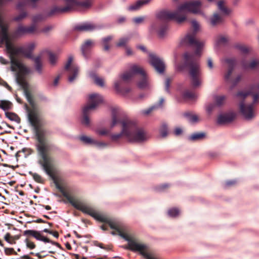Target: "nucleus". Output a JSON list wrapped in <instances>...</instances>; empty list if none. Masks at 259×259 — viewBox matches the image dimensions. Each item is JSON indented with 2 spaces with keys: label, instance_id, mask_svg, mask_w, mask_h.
I'll use <instances>...</instances> for the list:
<instances>
[{
  "label": "nucleus",
  "instance_id": "nucleus-1",
  "mask_svg": "<svg viewBox=\"0 0 259 259\" xmlns=\"http://www.w3.org/2000/svg\"><path fill=\"white\" fill-rule=\"evenodd\" d=\"M5 44L10 59V69L14 73L17 83L23 88L27 101L33 106L32 97L28 91V85L25 80V76L30 72V69L17 59L16 56L22 55L26 58H31L32 52L36 44L31 42L23 46L16 47L13 43L11 37Z\"/></svg>",
  "mask_w": 259,
  "mask_h": 259
},
{
  "label": "nucleus",
  "instance_id": "nucleus-2",
  "mask_svg": "<svg viewBox=\"0 0 259 259\" xmlns=\"http://www.w3.org/2000/svg\"><path fill=\"white\" fill-rule=\"evenodd\" d=\"M193 31L188 32L182 37L179 44L181 46H193L195 47L194 55L186 53L184 55L185 63L188 67L189 73L190 77L191 83L193 87L196 88L201 86L202 79L201 78V70L199 64L194 62V56L200 57L202 54L203 49L205 45L203 41H199L196 39L195 34L199 30L200 25L195 20L192 21Z\"/></svg>",
  "mask_w": 259,
  "mask_h": 259
},
{
  "label": "nucleus",
  "instance_id": "nucleus-3",
  "mask_svg": "<svg viewBox=\"0 0 259 259\" xmlns=\"http://www.w3.org/2000/svg\"><path fill=\"white\" fill-rule=\"evenodd\" d=\"M28 119L35 130L38 141L37 150L42 158L39 163L46 173L52 176L53 174L52 160L48 154L51 145L47 139L49 132L41 126L40 119L36 109H32L28 111Z\"/></svg>",
  "mask_w": 259,
  "mask_h": 259
},
{
  "label": "nucleus",
  "instance_id": "nucleus-4",
  "mask_svg": "<svg viewBox=\"0 0 259 259\" xmlns=\"http://www.w3.org/2000/svg\"><path fill=\"white\" fill-rule=\"evenodd\" d=\"M202 2L200 0H192L184 3L179 6L176 11H164L160 12L157 17L162 20H174L181 23L187 19V12L194 14L200 13Z\"/></svg>",
  "mask_w": 259,
  "mask_h": 259
},
{
  "label": "nucleus",
  "instance_id": "nucleus-5",
  "mask_svg": "<svg viewBox=\"0 0 259 259\" xmlns=\"http://www.w3.org/2000/svg\"><path fill=\"white\" fill-rule=\"evenodd\" d=\"M111 128H113L118 124H121L122 130L120 133L111 135L112 141L116 142L124 137L128 140L129 135L128 128L133 130L135 124L132 120L125 117L124 113L118 107H114L111 109Z\"/></svg>",
  "mask_w": 259,
  "mask_h": 259
},
{
  "label": "nucleus",
  "instance_id": "nucleus-6",
  "mask_svg": "<svg viewBox=\"0 0 259 259\" xmlns=\"http://www.w3.org/2000/svg\"><path fill=\"white\" fill-rule=\"evenodd\" d=\"M67 198L72 205L76 208L81 210L83 213L90 215L99 222L107 223L111 229L116 230L118 232L119 235L121 237V234H126L121 230L120 227L118 223L111 220L106 215L97 212L91 206L83 203L77 200H75L70 197H67Z\"/></svg>",
  "mask_w": 259,
  "mask_h": 259
},
{
  "label": "nucleus",
  "instance_id": "nucleus-7",
  "mask_svg": "<svg viewBox=\"0 0 259 259\" xmlns=\"http://www.w3.org/2000/svg\"><path fill=\"white\" fill-rule=\"evenodd\" d=\"M137 75V86L142 90L149 89L151 87V81L146 70L141 66L133 64L127 71L122 75V78L125 80H130L134 76Z\"/></svg>",
  "mask_w": 259,
  "mask_h": 259
},
{
  "label": "nucleus",
  "instance_id": "nucleus-8",
  "mask_svg": "<svg viewBox=\"0 0 259 259\" xmlns=\"http://www.w3.org/2000/svg\"><path fill=\"white\" fill-rule=\"evenodd\" d=\"M103 101V98L97 93H92L89 95L88 103L82 109L83 117L81 123L85 126H89L90 120L88 115L95 110L98 105Z\"/></svg>",
  "mask_w": 259,
  "mask_h": 259
},
{
  "label": "nucleus",
  "instance_id": "nucleus-9",
  "mask_svg": "<svg viewBox=\"0 0 259 259\" xmlns=\"http://www.w3.org/2000/svg\"><path fill=\"white\" fill-rule=\"evenodd\" d=\"M122 237L128 241L129 248L134 251L139 252L145 259H157L149 252L147 246L128 234H121Z\"/></svg>",
  "mask_w": 259,
  "mask_h": 259
},
{
  "label": "nucleus",
  "instance_id": "nucleus-10",
  "mask_svg": "<svg viewBox=\"0 0 259 259\" xmlns=\"http://www.w3.org/2000/svg\"><path fill=\"white\" fill-rule=\"evenodd\" d=\"M251 93L248 91L239 92L237 96L239 100V111L242 116L246 120H251L255 116V112L252 104H247L244 101H241Z\"/></svg>",
  "mask_w": 259,
  "mask_h": 259
},
{
  "label": "nucleus",
  "instance_id": "nucleus-11",
  "mask_svg": "<svg viewBox=\"0 0 259 259\" xmlns=\"http://www.w3.org/2000/svg\"><path fill=\"white\" fill-rule=\"evenodd\" d=\"M64 1L66 4L65 7H54L52 9L51 13L54 14L66 12L76 7L88 8L92 5L91 0H85L82 2H78L77 0H64Z\"/></svg>",
  "mask_w": 259,
  "mask_h": 259
},
{
  "label": "nucleus",
  "instance_id": "nucleus-12",
  "mask_svg": "<svg viewBox=\"0 0 259 259\" xmlns=\"http://www.w3.org/2000/svg\"><path fill=\"white\" fill-rule=\"evenodd\" d=\"M135 124L133 130L128 128V141L130 142L142 143L147 141L150 137L148 133L143 128L138 127L136 122L132 120Z\"/></svg>",
  "mask_w": 259,
  "mask_h": 259
},
{
  "label": "nucleus",
  "instance_id": "nucleus-13",
  "mask_svg": "<svg viewBox=\"0 0 259 259\" xmlns=\"http://www.w3.org/2000/svg\"><path fill=\"white\" fill-rule=\"evenodd\" d=\"M224 62L228 67V70L225 74V79L226 80L230 81L233 85L236 84L241 80V75H238L235 78H231L234 67L236 65L235 59L233 58H228L224 60Z\"/></svg>",
  "mask_w": 259,
  "mask_h": 259
},
{
  "label": "nucleus",
  "instance_id": "nucleus-14",
  "mask_svg": "<svg viewBox=\"0 0 259 259\" xmlns=\"http://www.w3.org/2000/svg\"><path fill=\"white\" fill-rule=\"evenodd\" d=\"M73 58L70 56L65 65V70L68 73V80L73 82L77 77L79 73V68L75 64H73Z\"/></svg>",
  "mask_w": 259,
  "mask_h": 259
},
{
  "label": "nucleus",
  "instance_id": "nucleus-15",
  "mask_svg": "<svg viewBox=\"0 0 259 259\" xmlns=\"http://www.w3.org/2000/svg\"><path fill=\"white\" fill-rule=\"evenodd\" d=\"M149 63L157 72L163 73L165 69V64L163 60L154 54H149Z\"/></svg>",
  "mask_w": 259,
  "mask_h": 259
},
{
  "label": "nucleus",
  "instance_id": "nucleus-16",
  "mask_svg": "<svg viewBox=\"0 0 259 259\" xmlns=\"http://www.w3.org/2000/svg\"><path fill=\"white\" fill-rule=\"evenodd\" d=\"M11 37L8 34V26L4 23L0 16V39L2 42L5 44Z\"/></svg>",
  "mask_w": 259,
  "mask_h": 259
},
{
  "label": "nucleus",
  "instance_id": "nucleus-17",
  "mask_svg": "<svg viewBox=\"0 0 259 259\" xmlns=\"http://www.w3.org/2000/svg\"><path fill=\"white\" fill-rule=\"evenodd\" d=\"M166 30L165 26L160 27V24L158 22L152 23L149 27V30L151 32H156L160 37H163L164 36Z\"/></svg>",
  "mask_w": 259,
  "mask_h": 259
},
{
  "label": "nucleus",
  "instance_id": "nucleus-18",
  "mask_svg": "<svg viewBox=\"0 0 259 259\" xmlns=\"http://www.w3.org/2000/svg\"><path fill=\"white\" fill-rule=\"evenodd\" d=\"M236 116V114L233 112H229L221 114L218 117V123L219 124H224L232 121Z\"/></svg>",
  "mask_w": 259,
  "mask_h": 259
},
{
  "label": "nucleus",
  "instance_id": "nucleus-19",
  "mask_svg": "<svg viewBox=\"0 0 259 259\" xmlns=\"http://www.w3.org/2000/svg\"><path fill=\"white\" fill-rule=\"evenodd\" d=\"M223 16L218 12L214 13L209 19L210 25L212 26L220 25L223 21Z\"/></svg>",
  "mask_w": 259,
  "mask_h": 259
},
{
  "label": "nucleus",
  "instance_id": "nucleus-20",
  "mask_svg": "<svg viewBox=\"0 0 259 259\" xmlns=\"http://www.w3.org/2000/svg\"><path fill=\"white\" fill-rule=\"evenodd\" d=\"M79 139L80 141L85 144H94L98 147H104L107 146V144L104 143L99 142L94 139L86 136H82L80 137Z\"/></svg>",
  "mask_w": 259,
  "mask_h": 259
},
{
  "label": "nucleus",
  "instance_id": "nucleus-21",
  "mask_svg": "<svg viewBox=\"0 0 259 259\" xmlns=\"http://www.w3.org/2000/svg\"><path fill=\"white\" fill-rule=\"evenodd\" d=\"M150 0H139L127 7V10L130 11H137L140 9L142 6L147 4Z\"/></svg>",
  "mask_w": 259,
  "mask_h": 259
},
{
  "label": "nucleus",
  "instance_id": "nucleus-22",
  "mask_svg": "<svg viewBox=\"0 0 259 259\" xmlns=\"http://www.w3.org/2000/svg\"><path fill=\"white\" fill-rule=\"evenodd\" d=\"M218 9L220 12V14L223 16L229 15L231 13V10L226 6L224 1L221 0L217 3Z\"/></svg>",
  "mask_w": 259,
  "mask_h": 259
},
{
  "label": "nucleus",
  "instance_id": "nucleus-23",
  "mask_svg": "<svg viewBox=\"0 0 259 259\" xmlns=\"http://www.w3.org/2000/svg\"><path fill=\"white\" fill-rule=\"evenodd\" d=\"M94 46V42L91 40H88L82 46V53L85 58H87L89 55V50Z\"/></svg>",
  "mask_w": 259,
  "mask_h": 259
},
{
  "label": "nucleus",
  "instance_id": "nucleus-24",
  "mask_svg": "<svg viewBox=\"0 0 259 259\" xmlns=\"http://www.w3.org/2000/svg\"><path fill=\"white\" fill-rule=\"evenodd\" d=\"M90 76L95 83L101 87H104L105 81L104 78L98 76L95 73L91 74Z\"/></svg>",
  "mask_w": 259,
  "mask_h": 259
},
{
  "label": "nucleus",
  "instance_id": "nucleus-25",
  "mask_svg": "<svg viewBox=\"0 0 259 259\" xmlns=\"http://www.w3.org/2000/svg\"><path fill=\"white\" fill-rule=\"evenodd\" d=\"M26 34H28L27 27L23 25L18 26L14 32V35L16 36H21Z\"/></svg>",
  "mask_w": 259,
  "mask_h": 259
},
{
  "label": "nucleus",
  "instance_id": "nucleus-26",
  "mask_svg": "<svg viewBox=\"0 0 259 259\" xmlns=\"http://www.w3.org/2000/svg\"><path fill=\"white\" fill-rule=\"evenodd\" d=\"M95 26L91 23H84L76 27V29L82 31H91L94 29Z\"/></svg>",
  "mask_w": 259,
  "mask_h": 259
},
{
  "label": "nucleus",
  "instance_id": "nucleus-27",
  "mask_svg": "<svg viewBox=\"0 0 259 259\" xmlns=\"http://www.w3.org/2000/svg\"><path fill=\"white\" fill-rule=\"evenodd\" d=\"M229 40V38L226 35H219L215 38V43L217 45H225Z\"/></svg>",
  "mask_w": 259,
  "mask_h": 259
},
{
  "label": "nucleus",
  "instance_id": "nucleus-28",
  "mask_svg": "<svg viewBox=\"0 0 259 259\" xmlns=\"http://www.w3.org/2000/svg\"><path fill=\"white\" fill-rule=\"evenodd\" d=\"M13 107L12 103L8 100L0 101V108L4 111L9 110L12 109Z\"/></svg>",
  "mask_w": 259,
  "mask_h": 259
},
{
  "label": "nucleus",
  "instance_id": "nucleus-29",
  "mask_svg": "<svg viewBox=\"0 0 259 259\" xmlns=\"http://www.w3.org/2000/svg\"><path fill=\"white\" fill-rule=\"evenodd\" d=\"M130 40V38L128 37H123L120 38L116 43V46L118 48H125L127 47V44H128Z\"/></svg>",
  "mask_w": 259,
  "mask_h": 259
},
{
  "label": "nucleus",
  "instance_id": "nucleus-30",
  "mask_svg": "<svg viewBox=\"0 0 259 259\" xmlns=\"http://www.w3.org/2000/svg\"><path fill=\"white\" fill-rule=\"evenodd\" d=\"M5 115L8 119H9L11 121H15L17 123H19L20 122V118L16 114L13 112L6 111Z\"/></svg>",
  "mask_w": 259,
  "mask_h": 259
},
{
  "label": "nucleus",
  "instance_id": "nucleus-31",
  "mask_svg": "<svg viewBox=\"0 0 259 259\" xmlns=\"http://www.w3.org/2000/svg\"><path fill=\"white\" fill-rule=\"evenodd\" d=\"M259 66V60L253 59L250 62L246 65L243 64V67L244 69H253Z\"/></svg>",
  "mask_w": 259,
  "mask_h": 259
},
{
  "label": "nucleus",
  "instance_id": "nucleus-32",
  "mask_svg": "<svg viewBox=\"0 0 259 259\" xmlns=\"http://www.w3.org/2000/svg\"><path fill=\"white\" fill-rule=\"evenodd\" d=\"M184 116L187 118L188 121L192 123L197 122L199 120L198 115L190 113H185Z\"/></svg>",
  "mask_w": 259,
  "mask_h": 259
},
{
  "label": "nucleus",
  "instance_id": "nucleus-33",
  "mask_svg": "<svg viewBox=\"0 0 259 259\" xmlns=\"http://www.w3.org/2000/svg\"><path fill=\"white\" fill-rule=\"evenodd\" d=\"M205 137L204 133H196L191 135L189 138L191 141H197L203 139Z\"/></svg>",
  "mask_w": 259,
  "mask_h": 259
},
{
  "label": "nucleus",
  "instance_id": "nucleus-34",
  "mask_svg": "<svg viewBox=\"0 0 259 259\" xmlns=\"http://www.w3.org/2000/svg\"><path fill=\"white\" fill-rule=\"evenodd\" d=\"M35 66L36 70L39 72L41 73L42 71V64L41 58L40 56L35 57L34 59Z\"/></svg>",
  "mask_w": 259,
  "mask_h": 259
},
{
  "label": "nucleus",
  "instance_id": "nucleus-35",
  "mask_svg": "<svg viewBox=\"0 0 259 259\" xmlns=\"http://www.w3.org/2000/svg\"><path fill=\"white\" fill-rule=\"evenodd\" d=\"M124 73L120 76V78L115 80L114 83V89L118 92H120L121 91V87L122 83V81H125L122 78V75Z\"/></svg>",
  "mask_w": 259,
  "mask_h": 259
},
{
  "label": "nucleus",
  "instance_id": "nucleus-36",
  "mask_svg": "<svg viewBox=\"0 0 259 259\" xmlns=\"http://www.w3.org/2000/svg\"><path fill=\"white\" fill-rule=\"evenodd\" d=\"M236 48L244 54L249 53L252 51L251 48L243 45H237Z\"/></svg>",
  "mask_w": 259,
  "mask_h": 259
},
{
  "label": "nucleus",
  "instance_id": "nucleus-37",
  "mask_svg": "<svg viewBox=\"0 0 259 259\" xmlns=\"http://www.w3.org/2000/svg\"><path fill=\"white\" fill-rule=\"evenodd\" d=\"M33 237L38 240L44 241V242H50V240L47 237L42 236L38 231H35Z\"/></svg>",
  "mask_w": 259,
  "mask_h": 259
},
{
  "label": "nucleus",
  "instance_id": "nucleus-38",
  "mask_svg": "<svg viewBox=\"0 0 259 259\" xmlns=\"http://www.w3.org/2000/svg\"><path fill=\"white\" fill-rule=\"evenodd\" d=\"M112 38L113 37L111 36H108L103 38L102 44L105 51H108L109 50L110 47L108 45V42L110 41Z\"/></svg>",
  "mask_w": 259,
  "mask_h": 259
},
{
  "label": "nucleus",
  "instance_id": "nucleus-39",
  "mask_svg": "<svg viewBox=\"0 0 259 259\" xmlns=\"http://www.w3.org/2000/svg\"><path fill=\"white\" fill-rule=\"evenodd\" d=\"M156 109H157V106L153 105L147 109L143 110L141 111V114L144 116H148Z\"/></svg>",
  "mask_w": 259,
  "mask_h": 259
},
{
  "label": "nucleus",
  "instance_id": "nucleus-40",
  "mask_svg": "<svg viewBox=\"0 0 259 259\" xmlns=\"http://www.w3.org/2000/svg\"><path fill=\"white\" fill-rule=\"evenodd\" d=\"M44 19V17L42 15L37 14L32 17V22L33 24L36 25L37 23L41 22Z\"/></svg>",
  "mask_w": 259,
  "mask_h": 259
},
{
  "label": "nucleus",
  "instance_id": "nucleus-41",
  "mask_svg": "<svg viewBox=\"0 0 259 259\" xmlns=\"http://www.w3.org/2000/svg\"><path fill=\"white\" fill-rule=\"evenodd\" d=\"M184 97L186 99L193 100L196 97V95L193 92L186 91L184 94Z\"/></svg>",
  "mask_w": 259,
  "mask_h": 259
},
{
  "label": "nucleus",
  "instance_id": "nucleus-42",
  "mask_svg": "<svg viewBox=\"0 0 259 259\" xmlns=\"http://www.w3.org/2000/svg\"><path fill=\"white\" fill-rule=\"evenodd\" d=\"M49 62L50 64L52 65H54L57 60V56L53 53L51 52L48 53Z\"/></svg>",
  "mask_w": 259,
  "mask_h": 259
},
{
  "label": "nucleus",
  "instance_id": "nucleus-43",
  "mask_svg": "<svg viewBox=\"0 0 259 259\" xmlns=\"http://www.w3.org/2000/svg\"><path fill=\"white\" fill-rule=\"evenodd\" d=\"M226 100L224 96H218L215 97L214 100L217 105H221L223 104Z\"/></svg>",
  "mask_w": 259,
  "mask_h": 259
},
{
  "label": "nucleus",
  "instance_id": "nucleus-44",
  "mask_svg": "<svg viewBox=\"0 0 259 259\" xmlns=\"http://www.w3.org/2000/svg\"><path fill=\"white\" fill-rule=\"evenodd\" d=\"M27 27L28 34H33L35 33L37 29V25L33 23L30 26H27Z\"/></svg>",
  "mask_w": 259,
  "mask_h": 259
},
{
  "label": "nucleus",
  "instance_id": "nucleus-45",
  "mask_svg": "<svg viewBox=\"0 0 259 259\" xmlns=\"http://www.w3.org/2000/svg\"><path fill=\"white\" fill-rule=\"evenodd\" d=\"M160 134L162 137H165L167 135V127L166 124H163L160 128Z\"/></svg>",
  "mask_w": 259,
  "mask_h": 259
},
{
  "label": "nucleus",
  "instance_id": "nucleus-46",
  "mask_svg": "<svg viewBox=\"0 0 259 259\" xmlns=\"http://www.w3.org/2000/svg\"><path fill=\"white\" fill-rule=\"evenodd\" d=\"M179 210L176 208L170 209L168 211V215L171 217H175L179 215Z\"/></svg>",
  "mask_w": 259,
  "mask_h": 259
},
{
  "label": "nucleus",
  "instance_id": "nucleus-47",
  "mask_svg": "<svg viewBox=\"0 0 259 259\" xmlns=\"http://www.w3.org/2000/svg\"><path fill=\"white\" fill-rule=\"evenodd\" d=\"M53 29V26L51 25H48L44 26L41 30V32L45 34H48Z\"/></svg>",
  "mask_w": 259,
  "mask_h": 259
},
{
  "label": "nucleus",
  "instance_id": "nucleus-48",
  "mask_svg": "<svg viewBox=\"0 0 259 259\" xmlns=\"http://www.w3.org/2000/svg\"><path fill=\"white\" fill-rule=\"evenodd\" d=\"M5 239L6 241L11 244L15 243L13 237L9 233H7L5 236Z\"/></svg>",
  "mask_w": 259,
  "mask_h": 259
},
{
  "label": "nucleus",
  "instance_id": "nucleus-49",
  "mask_svg": "<svg viewBox=\"0 0 259 259\" xmlns=\"http://www.w3.org/2000/svg\"><path fill=\"white\" fill-rule=\"evenodd\" d=\"M25 242L26 243L27 247L30 249H33L35 247V244L33 242L30 241L28 239H26Z\"/></svg>",
  "mask_w": 259,
  "mask_h": 259
},
{
  "label": "nucleus",
  "instance_id": "nucleus-50",
  "mask_svg": "<svg viewBox=\"0 0 259 259\" xmlns=\"http://www.w3.org/2000/svg\"><path fill=\"white\" fill-rule=\"evenodd\" d=\"M144 21V17H136L133 19V21L136 24H140L142 23Z\"/></svg>",
  "mask_w": 259,
  "mask_h": 259
},
{
  "label": "nucleus",
  "instance_id": "nucleus-51",
  "mask_svg": "<svg viewBox=\"0 0 259 259\" xmlns=\"http://www.w3.org/2000/svg\"><path fill=\"white\" fill-rule=\"evenodd\" d=\"M27 16V13L25 12H23L20 13L19 15L15 17L14 19L16 21H20L25 18Z\"/></svg>",
  "mask_w": 259,
  "mask_h": 259
},
{
  "label": "nucleus",
  "instance_id": "nucleus-52",
  "mask_svg": "<svg viewBox=\"0 0 259 259\" xmlns=\"http://www.w3.org/2000/svg\"><path fill=\"white\" fill-rule=\"evenodd\" d=\"M33 178L34 180L38 183H41L42 182V178L38 174H34L33 175Z\"/></svg>",
  "mask_w": 259,
  "mask_h": 259
},
{
  "label": "nucleus",
  "instance_id": "nucleus-53",
  "mask_svg": "<svg viewBox=\"0 0 259 259\" xmlns=\"http://www.w3.org/2000/svg\"><path fill=\"white\" fill-rule=\"evenodd\" d=\"M5 252L7 255H10L13 254L15 251L13 248H5Z\"/></svg>",
  "mask_w": 259,
  "mask_h": 259
},
{
  "label": "nucleus",
  "instance_id": "nucleus-54",
  "mask_svg": "<svg viewBox=\"0 0 259 259\" xmlns=\"http://www.w3.org/2000/svg\"><path fill=\"white\" fill-rule=\"evenodd\" d=\"M214 105L210 104L206 107V110L208 114H210L214 108Z\"/></svg>",
  "mask_w": 259,
  "mask_h": 259
},
{
  "label": "nucleus",
  "instance_id": "nucleus-55",
  "mask_svg": "<svg viewBox=\"0 0 259 259\" xmlns=\"http://www.w3.org/2000/svg\"><path fill=\"white\" fill-rule=\"evenodd\" d=\"M35 232V231L34 230H26L24 232V235H30L33 237L34 233Z\"/></svg>",
  "mask_w": 259,
  "mask_h": 259
},
{
  "label": "nucleus",
  "instance_id": "nucleus-56",
  "mask_svg": "<svg viewBox=\"0 0 259 259\" xmlns=\"http://www.w3.org/2000/svg\"><path fill=\"white\" fill-rule=\"evenodd\" d=\"M0 85H2L4 87H6L9 90L11 89V87L8 85V84L6 81H5L4 80H3L1 77H0Z\"/></svg>",
  "mask_w": 259,
  "mask_h": 259
},
{
  "label": "nucleus",
  "instance_id": "nucleus-57",
  "mask_svg": "<svg viewBox=\"0 0 259 259\" xmlns=\"http://www.w3.org/2000/svg\"><path fill=\"white\" fill-rule=\"evenodd\" d=\"M236 183V182L235 180H230V181H227L225 183V185L226 187H229V186H231L232 185H234Z\"/></svg>",
  "mask_w": 259,
  "mask_h": 259
},
{
  "label": "nucleus",
  "instance_id": "nucleus-58",
  "mask_svg": "<svg viewBox=\"0 0 259 259\" xmlns=\"http://www.w3.org/2000/svg\"><path fill=\"white\" fill-rule=\"evenodd\" d=\"M97 133L100 135H105L107 134L108 132L105 129L99 130L97 131Z\"/></svg>",
  "mask_w": 259,
  "mask_h": 259
},
{
  "label": "nucleus",
  "instance_id": "nucleus-59",
  "mask_svg": "<svg viewBox=\"0 0 259 259\" xmlns=\"http://www.w3.org/2000/svg\"><path fill=\"white\" fill-rule=\"evenodd\" d=\"M170 82V80L169 78H167L166 79L165 83V90L167 92L169 91V87Z\"/></svg>",
  "mask_w": 259,
  "mask_h": 259
},
{
  "label": "nucleus",
  "instance_id": "nucleus-60",
  "mask_svg": "<svg viewBox=\"0 0 259 259\" xmlns=\"http://www.w3.org/2000/svg\"><path fill=\"white\" fill-rule=\"evenodd\" d=\"M174 133L176 135H180L182 133V130L179 127L176 128L175 130Z\"/></svg>",
  "mask_w": 259,
  "mask_h": 259
},
{
  "label": "nucleus",
  "instance_id": "nucleus-61",
  "mask_svg": "<svg viewBox=\"0 0 259 259\" xmlns=\"http://www.w3.org/2000/svg\"><path fill=\"white\" fill-rule=\"evenodd\" d=\"M207 65L209 69H211L213 68V63L211 59H208L207 60Z\"/></svg>",
  "mask_w": 259,
  "mask_h": 259
},
{
  "label": "nucleus",
  "instance_id": "nucleus-62",
  "mask_svg": "<svg viewBox=\"0 0 259 259\" xmlns=\"http://www.w3.org/2000/svg\"><path fill=\"white\" fill-rule=\"evenodd\" d=\"M164 99L161 98L160 99L159 103L155 105L154 106H157V108L158 107H161L164 103Z\"/></svg>",
  "mask_w": 259,
  "mask_h": 259
},
{
  "label": "nucleus",
  "instance_id": "nucleus-63",
  "mask_svg": "<svg viewBox=\"0 0 259 259\" xmlns=\"http://www.w3.org/2000/svg\"><path fill=\"white\" fill-rule=\"evenodd\" d=\"M0 62L2 64L6 65L9 63V61L8 60H7L6 59H5L4 58H3L2 57H0Z\"/></svg>",
  "mask_w": 259,
  "mask_h": 259
},
{
  "label": "nucleus",
  "instance_id": "nucleus-64",
  "mask_svg": "<svg viewBox=\"0 0 259 259\" xmlns=\"http://www.w3.org/2000/svg\"><path fill=\"white\" fill-rule=\"evenodd\" d=\"M25 4V3L23 4L21 2H19L17 5V9L19 10H21Z\"/></svg>",
  "mask_w": 259,
  "mask_h": 259
}]
</instances>
